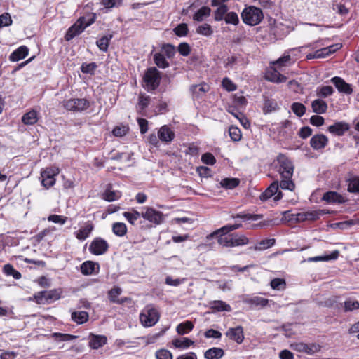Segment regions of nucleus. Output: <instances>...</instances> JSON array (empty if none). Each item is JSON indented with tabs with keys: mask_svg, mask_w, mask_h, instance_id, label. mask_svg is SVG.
Masks as SVG:
<instances>
[{
	"mask_svg": "<svg viewBox=\"0 0 359 359\" xmlns=\"http://www.w3.org/2000/svg\"><path fill=\"white\" fill-rule=\"evenodd\" d=\"M273 163L275 168L280 177V187L282 189L294 191L295 184L292 177L294 165L292 161L285 154H279Z\"/></svg>",
	"mask_w": 359,
	"mask_h": 359,
	"instance_id": "obj_1",
	"label": "nucleus"
},
{
	"mask_svg": "<svg viewBox=\"0 0 359 359\" xmlns=\"http://www.w3.org/2000/svg\"><path fill=\"white\" fill-rule=\"evenodd\" d=\"M241 18L245 24L251 26L257 25L262 20L263 13L260 8L250 6L243 10Z\"/></svg>",
	"mask_w": 359,
	"mask_h": 359,
	"instance_id": "obj_2",
	"label": "nucleus"
},
{
	"mask_svg": "<svg viewBox=\"0 0 359 359\" xmlns=\"http://www.w3.org/2000/svg\"><path fill=\"white\" fill-rule=\"evenodd\" d=\"M218 243L223 247H237L247 245L249 239L243 234L231 233L227 236L220 235L217 240Z\"/></svg>",
	"mask_w": 359,
	"mask_h": 359,
	"instance_id": "obj_3",
	"label": "nucleus"
},
{
	"mask_svg": "<svg viewBox=\"0 0 359 359\" xmlns=\"http://www.w3.org/2000/svg\"><path fill=\"white\" fill-rule=\"evenodd\" d=\"M160 314L158 310L151 305L147 306L140 314V320L144 327H152L159 320Z\"/></svg>",
	"mask_w": 359,
	"mask_h": 359,
	"instance_id": "obj_4",
	"label": "nucleus"
},
{
	"mask_svg": "<svg viewBox=\"0 0 359 359\" xmlns=\"http://www.w3.org/2000/svg\"><path fill=\"white\" fill-rule=\"evenodd\" d=\"M160 81L161 73L156 67H150L146 71L144 81L147 90H156L160 84Z\"/></svg>",
	"mask_w": 359,
	"mask_h": 359,
	"instance_id": "obj_5",
	"label": "nucleus"
},
{
	"mask_svg": "<svg viewBox=\"0 0 359 359\" xmlns=\"http://www.w3.org/2000/svg\"><path fill=\"white\" fill-rule=\"evenodd\" d=\"M141 215L142 217L155 226L163 224L165 220V217L162 212L149 206L142 208Z\"/></svg>",
	"mask_w": 359,
	"mask_h": 359,
	"instance_id": "obj_6",
	"label": "nucleus"
},
{
	"mask_svg": "<svg viewBox=\"0 0 359 359\" xmlns=\"http://www.w3.org/2000/svg\"><path fill=\"white\" fill-rule=\"evenodd\" d=\"M63 107L74 112H81L90 107V102L86 98H71L62 102Z\"/></svg>",
	"mask_w": 359,
	"mask_h": 359,
	"instance_id": "obj_7",
	"label": "nucleus"
},
{
	"mask_svg": "<svg viewBox=\"0 0 359 359\" xmlns=\"http://www.w3.org/2000/svg\"><path fill=\"white\" fill-rule=\"evenodd\" d=\"M60 172V169L57 167L46 168L41 170V184L46 189H49L53 187L56 182L55 176Z\"/></svg>",
	"mask_w": 359,
	"mask_h": 359,
	"instance_id": "obj_8",
	"label": "nucleus"
},
{
	"mask_svg": "<svg viewBox=\"0 0 359 359\" xmlns=\"http://www.w3.org/2000/svg\"><path fill=\"white\" fill-rule=\"evenodd\" d=\"M341 48V45L340 43L333 44L325 48H320L315 52L307 54L306 58L307 60L325 58L334 53Z\"/></svg>",
	"mask_w": 359,
	"mask_h": 359,
	"instance_id": "obj_9",
	"label": "nucleus"
},
{
	"mask_svg": "<svg viewBox=\"0 0 359 359\" xmlns=\"http://www.w3.org/2000/svg\"><path fill=\"white\" fill-rule=\"evenodd\" d=\"M108 243L100 237L95 238L89 245V252L95 255L104 254L109 249Z\"/></svg>",
	"mask_w": 359,
	"mask_h": 359,
	"instance_id": "obj_10",
	"label": "nucleus"
},
{
	"mask_svg": "<svg viewBox=\"0 0 359 359\" xmlns=\"http://www.w3.org/2000/svg\"><path fill=\"white\" fill-rule=\"evenodd\" d=\"M264 77L266 80L276 83H284L287 81V77L281 74L272 65L266 69Z\"/></svg>",
	"mask_w": 359,
	"mask_h": 359,
	"instance_id": "obj_11",
	"label": "nucleus"
},
{
	"mask_svg": "<svg viewBox=\"0 0 359 359\" xmlns=\"http://www.w3.org/2000/svg\"><path fill=\"white\" fill-rule=\"evenodd\" d=\"M330 81L339 93L346 95H351L353 93L351 85L346 83L342 78L334 76L332 77Z\"/></svg>",
	"mask_w": 359,
	"mask_h": 359,
	"instance_id": "obj_12",
	"label": "nucleus"
},
{
	"mask_svg": "<svg viewBox=\"0 0 359 359\" xmlns=\"http://www.w3.org/2000/svg\"><path fill=\"white\" fill-rule=\"evenodd\" d=\"M84 29V27L81 25V20H77V21L67 29L65 39L67 41H69L75 36L82 33Z\"/></svg>",
	"mask_w": 359,
	"mask_h": 359,
	"instance_id": "obj_13",
	"label": "nucleus"
},
{
	"mask_svg": "<svg viewBox=\"0 0 359 359\" xmlns=\"http://www.w3.org/2000/svg\"><path fill=\"white\" fill-rule=\"evenodd\" d=\"M327 144L328 139L323 134L315 135L310 140V145L315 150L323 149Z\"/></svg>",
	"mask_w": 359,
	"mask_h": 359,
	"instance_id": "obj_14",
	"label": "nucleus"
},
{
	"mask_svg": "<svg viewBox=\"0 0 359 359\" xmlns=\"http://www.w3.org/2000/svg\"><path fill=\"white\" fill-rule=\"evenodd\" d=\"M226 337L238 344H241L244 339L243 328L241 326L229 328L226 332Z\"/></svg>",
	"mask_w": 359,
	"mask_h": 359,
	"instance_id": "obj_15",
	"label": "nucleus"
},
{
	"mask_svg": "<svg viewBox=\"0 0 359 359\" xmlns=\"http://www.w3.org/2000/svg\"><path fill=\"white\" fill-rule=\"evenodd\" d=\"M243 302L250 305L251 307L259 309L267 306L269 300L259 296H253L246 297L243 299Z\"/></svg>",
	"mask_w": 359,
	"mask_h": 359,
	"instance_id": "obj_16",
	"label": "nucleus"
},
{
	"mask_svg": "<svg viewBox=\"0 0 359 359\" xmlns=\"http://www.w3.org/2000/svg\"><path fill=\"white\" fill-rule=\"evenodd\" d=\"M175 134L170 127L166 125L163 126L158 130V137L161 141L170 142L174 140Z\"/></svg>",
	"mask_w": 359,
	"mask_h": 359,
	"instance_id": "obj_17",
	"label": "nucleus"
},
{
	"mask_svg": "<svg viewBox=\"0 0 359 359\" xmlns=\"http://www.w3.org/2000/svg\"><path fill=\"white\" fill-rule=\"evenodd\" d=\"M322 200L328 203L342 204L345 203L344 198L336 191H327L322 197Z\"/></svg>",
	"mask_w": 359,
	"mask_h": 359,
	"instance_id": "obj_18",
	"label": "nucleus"
},
{
	"mask_svg": "<svg viewBox=\"0 0 359 359\" xmlns=\"http://www.w3.org/2000/svg\"><path fill=\"white\" fill-rule=\"evenodd\" d=\"M349 125L345 122H336L328 127V131L334 135L341 136L349 130Z\"/></svg>",
	"mask_w": 359,
	"mask_h": 359,
	"instance_id": "obj_19",
	"label": "nucleus"
},
{
	"mask_svg": "<svg viewBox=\"0 0 359 359\" xmlns=\"http://www.w3.org/2000/svg\"><path fill=\"white\" fill-rule=\"evenodd\" d=\"M107 339L103 335L90 334L88 345L93 349H98L107 344Z\"/></svg>",
	"mask_w": 359,
	"mask_h": 359,
	"instance_id": "obj_20",
	"label": "nucleus"
},
{
	"mask_svg": "<svg viewBox=\"0 0 359 359\" xmlns=\"http://www.w3.org/2000/svg\"><path fill=\"white\" fill-rule=\"evenodd\" d=\"M280 187V182L274 181L271 185L261 194L259 198L262 201H265L274 196L278 191Z\"/></svg>",
	"mask_w": 359,
	"mask_h": 359,
	"instance_id": "obj_21",
	"label": "nucleus"
},
{
	"mask_svg": "<svg viewBox=\"0 0 359 359\" xmlns=\"http://www.w3.org/2000/svg\"><path fill=\"white\" fill-rule=\"evenodd\" d=\"M97 268V273L99 271L100 265L93 261H86L81 265V272L85 276H90L95 273Z\"/></svg>",
	"mask_w": 359,
	"mask_h": 359,
	"instance_id": "obj_22",
	"label": "nucleus"
},
{
	"mask_svg": "<svg viewBox=\"0 0 359 359\" xmlns=\"http://www.w3.org/2000/svg\"><path fill=\"white\" fill-rule=\"evenodd\" d=\"M311 106L313 112L316 114H325L328 108L327 102L320 98L312 101Z\"/></svg>",
	"mask_w": 359,
	"mask_h": 359,
	"instance_id": "obj_23",
	"label": "nucleus"
},
{
	"mask_svg": "<svg viewBox=\"0 0 359 359\" xmlns=\"http://www.w3.org/2000/svg\"><path fill=\"white\" fill-rule=\"evenodd\" d=\"M29 53V49L25 46H21L15 50L9 56V60L13 62H16L24 59Z\"/></svg>",
	"mask_w": 359,
	"mask_h": 359,
	"instance_id": "obj_24",
	"label": "nucleus"
},
{
	"mask_svg": "<svg viewBox=\"0 0 359 359\" xmlns=\"http://www.w3.org/2000/svg\"><path fill=\"white\" fill-rule=\"evenodd\" d=\"M94 229V226L91 222H88L86 223L85 226L81 228L76 234V237L77 239L80 241L86 240L91 233L92 231Z\"/></svg>",
	"mask_w": 359,
	"mask_h": 359,
	"instance_id": "obj_25",
	"label": "nucleus"
},
{
	"mask_svg": "<svg viewBox=\"0 0 359 359\" xmlns=\"http://www.w3.org/2000/svg\"><path fill=\"white\" fill-rule=\"evenodd\" d=\"M210 308L213 311H231V307L229 304L222 300H215L210 302Z\"/></svg>",
	"mask_w": 359,
	"mask_h": 359,
	"instance_id": "obj_26",
	"label": "nucleus"
},
{
	"mask_svg": "<svg viewBox=\"0 0 359 359\" xmlns=\"http://www.w3.org/2000/svg\"><path fill=\"white\" fill-rule=\"evenodd\" d=\"M224 355V351L222 348L218 347H213L208 349L204 353V358L205 359H220Z\"/></svg>",
	"mask_w": 359,
	"mask_h": 359,
	"instance_id": "obj_27",
	"label": "nucleus"
},
{
	"mask_svg": "<svg viewBox=\"0 0 359 359\" xmlns=\"http://www.w3.org/2000/svg\"><path fill=\"white\" fill-rule=\"evenodd\" d=\"M339 252L338 250L333 251L330 255L325 256H316L311 257L307 259L309 262H327L330 260H335L338 258Z\"/></svg>",
	"mask_w": 359,
	"mask_h": 359,
	"instance_id": "obj_28",
	"label": "nucleus"
},
{
	"mask_svg": "<svg viewBox=\"0 0 359 359\" xmlns=\"http://www.w3.org/2000/svg\"><path fill=\"white\" fill-rule=\"evenodd\" d=\"M38 119L37 111L32 109L25 113L21 120L25 125H34L38 121Z\"/></svg>",
	"mask_w": 359,
	"mask_h": 359,
	"instance_id": "obj_29",
	"label": "nucleus"
},
{
	"mask_svg": "<svg viewBox=\"0 0 359 359\" xmlns=\"http://www.w3.org/2000/svg\"><path fill=\"white\" fill-rule=\"evenodd\" d=\"M190 90L195 98H200L209 90V86L205 83L194 85L191 87Z\"/></svg>",
	"mask_w": 359,
	"mask_h": 359,
	"instance_id": "obj_30",
	"label": "nucleus"
},
{
	"mask_svg": "<svg viewBox=\"0 0 359 359\" xmlns=\"http://www.w3.org/2000/svg\"><path fill=\"white\" fill-rule=\"evenodd\" d=\"M71 318L78 325H81L88 320L89 315L86 311H73L71 314Z\"/></svg>",
	"mask_w": 359,
	"mask_h": 359,
	"instance_id": "obj_31",
	"label": "nucleus"
},
{
	"mask_svg": "<svg viewBox=\"0 0 359 359\" xmlns=\"http://www.w3.org/2000/svg\"><path fill=\"white\" fill-rule=\"evenodd\" d=\"M279 109L277 102L273 99L266 98L264 102L263 112L264 114H270Z\"/></svg>",
	"mask_w": 359,
	"mask_h": 359,
	"instance_id": "obj_32",
	"label": "nucleus"
},
{
	"mask_svg": "<svg viewBox=\"0 0 359 359\" xmlns=\"http://www.w3.org/2000/svg\"><path fill=\"white\" fill-rule=\"evenodd\" d=\"M122 290L119 287L112 288L108 292V297L110 302L113 303H116L118 304H122L124 303L125 299L118 298L121 294Z\"/></svg>",
	"mask_w": 359,
	"mask_h": 359,
	"instance_id": "obj_33",
	"label": "nucleus"
},
{
	"mask_svg": "<svg viewBox=\"0 0 359 359\" xmlns=\"http://www.w3.org/2000/svg\"><path fill=\"white\" fill-rule=\"evenodd\" d=\"M45 291L48 304L60 299L61 298V295L62 293V290L61 288H57L48 291Z\"/></svg>",
	"mask_w": 359,
	"mask_h": 359,
	"instance_id": "obj_34",
	"label": "nucleus"
},
{
	"mask_svg": "<svg viewBox=\"0 0 359 359\" xmlns=\"http://www.w3.org/2000/svg\"><path fill=\"white\" fill-rule=\"evenodd\" d=\"M347 190L350 193L359 194V176H353L347 181Z\"/></svg>",
	"mask_w": 359,
	"mask_h": 359,
	"instance_id": "obj_35",
	"label": "nucleus"
},
{
	"mask_svg": "<svg viewBox=\"0 0 359 359\" xmlns=\"http://www.w3.org/2000/svg\"><path fill=\"white\" fill-rule=\"evenodd\" d=\"M359 309V302L353 297L347 298L344 302L345 312H351Z\"/></svg>",
	"mask_w": 359,
	"mask_h": 359,
	"instance_id": "obj_36",
	"label": "nucleus"
},
{
	"mask_svg": "<svg viewBox=\"0 0 359 359\" xmlns=\"http://www.w3.org/2000/svg\"><path fill=\"white\" fill-rule=\"evenodd\" d=\"M194 325L192 322L187 320L180 323L176 328V331L179 334L184 335L191 332Z\"/></svg>",
	"mask_w": 359,
	"mask_h": 359,
	"instance_id": "obj_37",
	"label": "nucleus"
},
{
	"mask_svg": "<svg viewBox=\"0 0 359 359\" xmlns=\"http://www.w3.org/2000/svg\"><path fill=\"white\" fill-rule=\"evenodd\" d=\"M211 10L208 6H202L198 10L193 16V19L198 22H201L205 18L210 15Z\"/></svg>",
	"mask_w": 359,
	"mask_h": 359,
	"instance_id": "obj_38",
	"label": "nucleus"
},
{
	"mask_svg": "<svg viewBox=\"0 0 359 359\" xmlns=\"http://www.w3.org/2000/svg\"><path fill=\"white\" fill-rule=\"evenodd\" d=\"M3 272L6 276H12L15 280H19L22 277L21 273L16 271L11 264H6L4 266Z\"/></svg>",
	"mask_w": 359,
	"mask_h": 359,
	"instance_id": "obj_39",
	"label": "nucleus"
},
{
	"mask_svg": "<svg viewBox=\"0 0 359 359\" xmlns=\"http://www.w3.org/2000/svg\"><path fill=\"white\" fill-rule=\"evenodd\" d=\"M217 8L214 12V19L215 21L219 22L225 18V15L228 13L227 5L217 6Z\"/></svg>",
	"mask_w": 359,
	"mask_h": 359,
	"instance_id": "obj_40",
	"label": "nucleus"
},
{
	"mask_svg": "<svg viewBox=\"0 0 359 359\" xmlns=\"http://www.w3.org/2000/svg\"><path fill=\"white\" fill-rule=\"evenodd\" d=\"M154 61L156 66L161 69H165L170 65L166 57L161 53H156L154 54Z\"/></svg>",
	"mask_w": 359,
	"mask_h": 359,
	"instance_id": "obj_41",
	"label": "nucleus"
},
{
	"mask_svg": "<svg viewBox=\"0 0 359 359\" xmlns=\"http://www.w3.org/2000/svg\"><path fill=\"white\" fill-rule=\"evenodd\" d=\"M123 216L131 224L135 225L136 222L142 217L141 212L133 210L130 212H123Z\"/></svg>",
	"mask_w": 359,
	"mask_h": 359,
	"instance_id": "obj_42",
	"label": "nucleus"
},
{
	"mask_svg": "<svg viewBox=\"0 0 359 359\" xmlns=\"http://www.w3.org/2000/svg\"><path fill=\"white\" fill-rule=\"evenodd\" d=\"M112 37H113L112 34H109L108 36H104L96 41V45L97 46V47L100 48V50L101 51L104 52V53L107 52L109 41H111Z\"/></svg>",
	"mask_w": 359,
	"mask_h": 359,
	"instance_id": "obj_43",
	"label": "nucleus"
},
{
	"mask_svg": "<svg viewBox=\"0 0 359 359\" xmlns=\"http://www.w3.org/2000/svg\"><path fill=\"white\" fill-rule=\"evenodd\" d=\"M51 337L57 342L68 341L76 339L78 337L70 334H63L60 332H54Z\"/></svg>",
	"mask_w": 359,
	"mask_h": 359,
	"instance_id": "obj_44",
	"label": "nucleus"
},
{
	"mask_svg": "<svg viewBox=\"0 0 359 359\" xmlns=\"http://www.w3.org/2000/svg\"><path fill=\"white\" fill-rule=\"evenodd\" d=\"M112 231L116 236L122 237L127 233V226L123 222H115L112 225Z\"/></svg>",
	"mask_w": 359,
	"mask_h": 359,
	"instance_id": "obj_45",
	"label": "nucleus"
},
{
	"mask_svg": "<svg viewBox=\"0 0 359 359\" xmlns=\"http://www.w3.org/2000/svg\"><path fill=\"white\" fill-rule=\"evenodd\" d=\"M334 93V89L330 86H323L318 87L316 89V95L318 97L326 98L332 95Z\"/></svg>",
	"mask_w": 359,
	"mask_h": 359,
	"instance_id": "obj_46",
	"label": "nucleus"
},
{
	"mask_svg": "<svg viewBox=\"0 0 359 359\" xmlns=\"http://www.w3.org/2000/svg\"><path fill=\"white\" fill-rule=\"evenodd\" d=\"M194 344V341L189 338L175 339L172 341V344L175 348L186 349Z\"/></svg>",
	"mask_w": 359,
	"mask_h": 359,
	"instance_id": "obj_47",
	"label": "nucleus"
},
{
	"mask_svg": "<svg viewBox=\"0 0 359 359\" xmlns=\"http://www.w3.org/2000/svg\"><path fill=\"white\" fill-rule=\"evenodd\" d=\"M121 194L118 191L107 189L103 194V198L109 202L114 201L120 198Z\"/></svg>",
	"mask_w": 359,
	"mask_h": 359,
	"instance_id": "obj_48",
	"label": "nucleus"
},
{
	"mask_svg": "<svg viewBox=\"0 0 359 359\" xmlns=\"http://www.w3.org/2000/svg\"><path fill=\"white\" fill-rule=\"evenodd\" d=\"M161 53L168 59H172L175 55V48L170 43L163 44L161 49Z\"/></svg>",
	"mask_w": 359,
	"mask_h": 359,
	"instance_id": "obj_49",
	"label": "nucleus"
},
{
	"mask_svg": "<svg viewBox=\"0 0 359 359\" xmlns=\"http://www.w3.org/2000/svg\"><path fill=\"white\" fill-rule=\"evenodd\" d=\"M276 243L274 238H266L259 242L255 247V250H264L272 247Z\"/></svg>",
	"mask_w": 359,
	"mask_h": 359,
	"instance_id": "obj_50",
	"label": "nucleus"
},
{
	"mask_svg": "<svg viewBox=\"0 0 359 359\" xmlns=\"http://www.w3.org/2000/svg\"><path fill=\"white\" fill-rule=\"evenodd\" d=\"M232 218L236 219H242L243 220H253L257 221L262 218V215H258V214H248V213H244V212H240L236 215H233Z\"/></svg>",
	"mask_w": 359,
	"mask_h": 359,
	"instance_id": "obj_51",
	"label": "nucleus"
},
{
	"mask_svg": "<svg viewBox=\"0 0 359 359\" xmlns=\"http://www.w3.org/2000/svg\"><path fill=\"white\" fill-rule=\"evenodd\" d=\"M240 181L237 178H224L220 182V184L222 187L232 189L238 186Z\"/></svg>",
	"mask_w": 359,
	"mask_h": 359,
	"instance_id": "obj_52",
	"label": "nucleus"
},
{
	"mask_svg": "<svg viewBox=\"0 0 359 359\" xmlns=\"http://www.w3.org/2000/svg\"><path fill=\"white\" fill-rule=\"evenodd\" d=\"M97 15L95 13H89L86 15L80 17L78 20H81V25L86 29L88 26L91 25L96 20Z\"/></svg>",
	"mask_w": 359,
	"mask_h": 359,
	"instance_id": "obj_53",
	"label": "nucleus"
},
{
	"mask_svg": "<svg viewBox=\"0 0 359 359\" xmlns=\"http://www.w3.org/2000/svg\"><path fill=\"white\" fill-rule=\"evenodd\" d=\"M291 109L296 116L302 117L305 114L306 108L300 102H294L291 105Z\"/></svg>",
	"mask_w": 359,
	"mask_h": 359,
	"instance_id": "obj_54",
	"label": "nucleus"
},
{
	"mask_svg": "<svg viewBox=\"0 0 359 359\" xmlns=\"http://www.w3.org/2000/svg\"><path fill=\"white\" fill-rule=\"evenodd\" d=\"M29 300L34 301L38 304H48L45 290L34 293Z\"/></svg>",
	"mask_w": 359,
	"mask_h": 359,
	"instance_id": "obj_55",
	"label": "nucleus"
},
{
	"mask_svg": "<svg viewBox=\"0 0 359 359\" xmlns=\"http://www.w3.org/2000/svg\"><path fill=\"white\" fill-rule=\"evenodd\" d=\"M196 32L205 36H210L212 34L213 30L209 24L205 23L197 27Z\"/></svg>",
	"mask_w": 359,
	"mask_h": 359,
	"instance_id": "obj_56",
	"label": "nucleus"
},
{
	"mask_svg": "<svg viewBox=\"0 0 359 359\" xmlns=\"http://www.w3.org/2000/svg\"><path fill=\"white\" fill-rule=\"evenodd\" d=\"M97 65L95 62H83L81 66V71L84 74H94Z\"/></svg>",
	"mask_w": 359,
	"mask_h": 359,
	"instance_id": "obj_57",
	"label": "nucleus"
},
{
	"mask_svg": "<svg viewBox=\"0 0 359 359\" xmlns=\"http://www.w3.org/2000/svg\"><path fill=\"white\" fill-rule=\"evenodd\" d=\"M224 21L226 24L237 25L239 23V18L236 12H228L225 15Z\"/></svg>",
	"mask_w": 359,
	"mask_h": 359,
	"instance_id": "obj_58",
	"label": "nucleus"
},
{
	"mask_svg": "<svg viewBox=\"0 0 359 359\" xmlns=\"http://www.w3.org/2000/svg\"><path fill=\"white\" fill-rule=\"evenodd\" d=\"M291 57L290 55H284L279 57L276 61L271 62V65L277 66L278 67H283L287 66V63L290 61Z\"/></svg>",
	"mask_w": 359,
	"mask_h": 359,
	"instance_id": "obj_59",
	"label": "nucleus"
},
{
	"mask_svg": "<svg viewBox=\"0 0 359 359\" xmlns=\"http://www.w3.org/2000/svg\"><path fill=\"white\" fill-rule=\"evenodd\" d=\"M229 133L233 141L238 142L241 139L242 135L241 130L236 126H230L229 128Z\"/></svg>",
	"mask_w": 359,
	"mask_h": 359,
	"instance_id": "obj_60",
	"label": "nucleus"
},
{
	"mask_svg": "<svg viewBox=\"0 0 359 359\" xmlns=\"http://www.w3.org/2000/svg\"><path fill=\"white\" fill-rule=\"evenodd\" d=\"M175 34L180 37L185 36L188 34V26L185 23H181L173 29Z\"/></svg>",
	"mask_w": 359,
	"mask_h": 359,
	"instance_id": "obj_61",
	"label": "nucleus"
},
{
	"mask_svg": "<svg viewBox=\"0 0 359 359\" xmlns=\"http://www.w3.org/2000/svg\"><path fill=\"white\" fill-rule=\"evenodd\" d=\"M306 213V217H308L307 220L316 221L318 219L321 215H323L325 212L324 210H318L307 211Z\"/></svg>",
	"mask_w": 359,
	"mask_h": 359,
	"instance_id": "obj_62",
	"label": "nucleus"
},
{
	"mask_svg": "<svg viewBox=\"0 0 359 359\" xmlns=\"http://www.w3.org/2000/svg\"><path fill=\"white\" fill-rule=\"evenodd\" d=\"M222 87L229 92L236 90V85L228 77H225L222 81Z\"/></svg>",
	"mask_w": 359,
	"mask_h": 359,
	"instance_id": "obj_63",
	"label": "nucleus"
},
{
	"mask_svg": "<svg viewBox=\"0 0 359 359\" xmlns=\"http://www.w3.org/2000/svg\"><path fill=\"white\" fill-rule=\"evenodd\" d=\"M156 359H172V353L167 349H161L156 352Z\"/></svg>",
	"mask_w": 359,
	"mask_h": 359,
	"instance_id": "obj_64",
	"label": "nucleus"
}]
</instances>
